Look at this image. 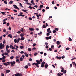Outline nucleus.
Segmentation results:
<instances>
[{
    "mask_svg": "<svg viewBox=\"0 0 76 76\" xmlns=\"http://www.w3.org/2000/svg\"><path fill=\"white\" fill-rule=\"evenodd\" d=\"M4 47V44L3 45V44H2V43H1L0 44V49H3Z\"/></svg>",
    "mask_w": 76,
    "mask_h": 76,
    "instance_id": "nucleus-1",
    "label": "nucleus"
},
{
    "mask_svg": "<svg viewBox=\"0 0 76 76\" xmlns=\"http://www.w3.org/2000/svg\"><path fill=\"white\" fill-rule=\"evenodd\" d=\"M16 63V62L15 61H12L11 62V66H14V64Z\"/></svg>",
    "mask_w": 76,
    "mask_h": 76,
    "instance_id": "nucleus-2",
    "label": "nucleus"
},
{
    "mask_svg": "<svg viewBox=\"0 0 76 76\" xmlns=\"http://www.w3.org/2000/svg\"><path fill=\"white\" fill-rule=\"evenodd\" d=\"M29 30L31 31H34V30H35V29L32 28H29Z\"/></svg>",
    "mask_w": 76,
    "mask_h": 76,
    "instance_id": "nucleus-3",
    "label": "nucleus"
},
{
    "mask_svg": "<svg viewBox=\"0 0 76 76\" xmlns=\"http://www.w3.org/2000/svg\"><path fill=\"white\" fill-rule=\"evenodd\" d=\"M56 58H57V59H59V60H60V59L61 58L60 56L58 57V56H57L56 57Z\"/></svg>",
    "mask_w": 76,
    "mask_h": 76,
    "instance_id": "nucleus-4",
    "label": "nucleus"
},
{
    "mask_svg": "<svg viewBox=\"0 0 76 76\" xmlns=\"http://www.w3.org/2000/svg\"><path fill=\"white\" fill-rule=\"evenodd\" d=\"M10 72V70L9 69H7L6 70V72L7 73H9Z\"/></svg>",
    "mask_w": 76,
    "mask_h": 76,
    "instance_id": "nucleus-5",
    "label": "nucleus"
},
{
    "mask_svg": "<svg viewBox=\"0 0 76 76\" xmlns=\"http://www.w3.org/2000/svg\"><path fill=\"white\" fill-rule=\"evenodd\" d=\"M6 51L7 52V53H10V50L8 49H6Z\"/></svg>",
    "mask_w": 76,
    "mask_h": 76,
    "instance_id": "nucleus-6",
    "label": "nucleus"
},
{
    "mask_svg": "<svg viewBox=\"0 0 76 76\" xmlns=\"http://www.w3.org/2000/svg\"><path fill=\"white\" fill-rule=\"evenodd\" d=\"M36 61L37 62V63H38V64H40V63H41V62H40V61H39L37 60Z\"/></svg>",
    "mask_w": 76,
    "mask_h": 76,
    "instance_id": "nucleus-7",
    "label": "nucleus"
},
{
    "mask_svg": "<svg viewBox=\"0 0 76 76\" xmlns=\"http://www.w3.org/2000/svg\"><path fill=\"white\" fill-rule=\"evenodd\" d=\"M8 37H10V38H12V36L11 35V34H10L9 35H8Z\"/></svg>",
    "mask_w": 76,
    "mask_h": 76,
    "instance_id": "nucleus-8",
    "label": "nucleus"
},
{
    "mask_svg": "<svg viewBox=\"0 0 76 76\" xmlns=\"http://www.w3.org/2000/svg\"><path fill=\"white\" fill-rule=\"evenodd\" d=\"M56 44L57 45H60V42L59 41H58L56 42Z\"/></svg>",
    "mask_w": 76,
    "mask_h": 76,
    "instance_id": "nucleus-9",
    "label": "nucleus"
},
{
    "mask_svg": "<svg viewBox=\"0 0 76 76\" xmlns=\"http://www.w3.org/2000/svg\"><path fill=\"white\" fill-rule=\"evenodd\" d=\"M22 11L24 12H27V11H28V10H24L23 9L22 10Z\"/></svg>",
    "mask_w": 76,
    "mask_h": 76,
    "instance_id": "nucleus-10",
    "label": "nucleus"
},
{
    "mask_svg": "<svg viewBox=\"0 0 76 76\" xmlns=\"http://www.w3.org/2000/svg\"><path fill=\"white\" fill-rule=\"evenodd\" d=\"M11 62H7V63L8 64V65H10V64H11Z\"/></svg>",
    "mask_w": 76,
    "mask_h": 76,
    "instance_id": "nucleus-11",
    "label": "nucleus"
},
{
    "mask_svg": "<svg viewBox=\"0 0 76 76\" xmlns=\"http://www.w3.org/2000/svg\"><path fill=\"white\" fill-rule=\"evenodd\" d=\"M48 64H46L45 66V68H47L48 67Z\"/></svg>",
    "mask_w": 76,
    "mask_h": 76,
    "instance_id": "nucleus-12",
    "label": "nucleus"
},
{
    "mask_svg": "<svg viewBox=\"0 0 76 76\" xmlns=\"http://www.w3.org/2000/svg\"><path fill=\"white\" fill-rule=\"evenodd\" d=\"M28 51H31L32 49H31V48H28Z\"/></svg>",
    "mask_w": 76,
    "mask_h": 76,
    "instance_id": "nucleus-13",
    "label": "nucleus"
},
{
    "mask_svg": "<svg viewBox=\"0 0 76 76\" xmlns=\"http://www.w3.org/2000/svg\"><path fill=\"white\" fill-rule=\"evenodd\" d=\"M13 6L15 7L14 8H15V9H16L17 7H18L16 5H13Z\"/></svg>",
    "mask_w": 76,
    "mask_h": 76,
    "instance_id": "nucleus-14",
    "label": "nucleus"
},
{
    "mask_svg": "<svg viewBox=\"0 0 76 76\" xmlns=\"http://www.w3.org/2000/svg\"><path fill=\"white\" fill-rule=\"evenodd\" d=\"M43 28H46V26H45V25L44 24L42 26Z\"/></svg>",
    "mask_w": 76,
    "mask_h": 76,
    "instance_id": "nucleus-15",
    "label": "nucleus"
},
{
    "mask_svg": "<svg viewBox=\"0 0 76 76\" xmlns=\"http://www.w3.org/2000/svg\"><path fill=\"white\" fill-rule=\"evenodd\" d=\"M41 67H45L44 64H41Z\"/></svg>",
    "mask_w": 76,
    "mask_h": 76,
    "instance_id": "nucleus-16",
    "label": "nucleus"
},
{
    "mask_svg": "<svg viewBox=\"0 0 76 76\" xmlns=\"http://www.w3.org/2000/svg\"><path fill=\"white\" fill-rule=\"evenodd\" d=\"M12 3H13V1H11L9 2V4H12Z\"/></svg>",
    "mask_w": 76,
    "mask_h": 76,
    "instance_id": "nucleus-17",
    "label": "nucleus"
},
{
    "mask_svg": "<svg viewBox=\"0 0 76 76\" xmlns=\"http://www.w3.org/2000/svg\"><path fill=\"white\" fill-rule=\"evenodd\" d=\"M1 13H2V15H6V14H5V12H1Z\"/></svg>",
    "mask_w": 76,
    "mask_h": 76,
    "instance_id": "nucleus-18",
    "label": "nucleus"
},
{
    "mask_svg": "<svg viewBox=\"0 0 76 76\" xmlns=\"http://www.w3.org/2000/svg\"><path fill=\"white\" fill-rule=\"evenodd\" d=\"M21 30H20V31L22 32H23V28H21Z\"/></svg>",
    "mask_w": 76,
    "mask_h": 76,
    "instance_id": "nucleus-19",
    "label": "nucleus"
},
{
    "mask_svg": "<svg viewBox=\"0 0 76 76\" xmlns=\"http://www.w3.org/2000/svg\"><path fill=\"white\" fill-rule=\"evenodd\" d=\"M20 48L21 49H23V48H24V47H23V46H20Z\"/></svg>",
    "mask_w": 76,
    "mask_h": 76,
    "instance_id": "nucleus-20",
    "label": "nucleus"
},
{
    "mask_svg": "<svg viewBox=\"0 0 76 76\" xmlns=\"http://www.w3.org/2000/svg\"><path fill=\"white\" fill-rule=\"evenodd\" d=\"M9 48V45H7L6 47V50L8 49Z\"/></svg>",
    "mask_w": 76,
    "mask_h": 76,
    "instance_id": "nucleus-21",
    "label": "nucleus"
},
{
    "mask_svg": "<svg viewBox=\"0 0 76 76\" xmlns=\"http://www.w3.org/2000/svg\"><path fill=\"white\" fill-rule=\"evenodd\" d=\"M20 37H23V36H24V35H23V34H22V33H21L20 34Z\"/></svg>",
    "mask_w": 76,
    "mask_h": 76,
    "instance_id": "nucleus-22",
    "label": "nucleus"
},
{
    "mask_svg": "<svg viewBox=\"0 0 76 76\" xmlns=\"http://www.w3.org/2000/svg\"><path fill=\"white\" fill-rule=\"evenodd\" d=\"M24 39H25V38L24 37H21V40H22L23 41L24 40Z\"/></svg>",
    "mask_w": 76,
    "mask_h": 76,
    "instance_id": "nucleus-23",
    "label": "nucleus"
},
{
    "mask_svg": "<svg viewBox=\"0 0 76 76\" xmlns=\"http://www.w3.org/2000/svg\"><path fill=\"white\" fill-rule=\"evenodd\" d=\"M35 45H37V44L36 43H34L33 44V47H35Z\"/></svg>",
    "mask_w": 76,
    "mask_h": 76,
    "instance_id": "nucleus-24",
    "label": "nucleus"
},
{
    "mask_svg": "<svg viewBox=\"0 0 76 76\" xmlns=\"http://www.w3.org/2000/svg\"><path fill=\"white\" fill-rule=\"evenodd\" d=\"M4 66H8V64L5 63H4Z\"/></svg>",
    "mask_w": 76,
    "mask_h": 76,
    "instance_id": "nucleus-25",
    "label": "nucleus"
},
{
    "mask_svg": "<svg viewBox=\"0 0 76 76\" xmlns=\"http://www.w3.org/2000/svg\"><path fill=\"white\" fill-rule=\"evenodd\" d=\"M10 59H13V58H14V56H11L10 57Z\"/></svg>",
    "mask_w": 76,
    "mask_h": 76,
    "instance_id": "nucleus-26",
    "label": "nucleus"
},
{
    "mask_svg": "<svg viewBox=\"0 0 76 76\" xmlns=\"http://www.w3.org/2000/svg\"><path fill=\"white\" fill-rule=\"evenodd\" d=\"M20 61H23V58L22 57L20 58Z\"/></svg>",
    "mask_w": 76,
    "mask_h": 76,
    "instance_id": "nucleus-27",
    "label": "nucleus"
},
{
    "mask_svg": "<svg viewBox=\"0 0 76 76\" xmlns=\"http://www.w3.org/2000/svg\"><path fill=\"white\" fill-rule=\"evenodd\" d=\"M14 41L15 43H16V42H17V39H15L14 40Z\"/></svg>",
    "mask_w": 76,
    "mask_h": 76,
    "instance_id": "nucleus-28",
    "label": "nucleus"
},
{
    "mask_svg": "<svg viewBox=\"0 0 76 76\" xmlns=\"http://www.w3.org/2000/svg\"><path fill=\"white\" fill-rule=\"evenodd\" d=\"M14 75L15 76H19V73H18L17 74H16L15 75Z\"/></svg>",
    "mask_w": 76,
    "mask_h": 76,
    "instance_id": "nucleus-29",
    "label": "nucleus"
},
{
    "mask_svg": "<svg viewBox=\"0 0 76 76\" xmlns=\"http://www.w3.org/2000/svg\"><path fill=\"white\" fill-rule=\"evenodd\" d=\"M38 55V53H35L34 54V56H37Z\"/></svg>",
    "mask_w": 76,
    "mask_h": 76,
    "instance_id": "nucleus-30",
    "label": "nucleus"
},
{
    "mask_svg": "<svg viewBox=\"0 0 76 76\" xmlns=\"http://www.w3.org/2000/svg\"><path fill=\"white\" fill-rule=\"evenodd\" d=\"M13 50V49H15V47H13V46H12V48H11Z\"/></svg>",
    "mask_w": 76,
    "mask_h": 76,
    "instance_id": "nucleus-31",
    "label": "nucleus"
},
{
    "mask_svg": "<svg viewBox=\"0 0 76 76\" xmlns=\"http://www.w3.org/2000/svg\"><path fill=\"white\" fill-rule=\"evenodd\" d=\"M43 7V5H41L40 6V8H42Z\"/></svg>",
    "mask_w": 76,
    "mask_h": 76,
    "instance_id": "nucleus-32",
    "label": "nucleus"
},
{
    "mask_svg": "<svg viewBox=\"0 0 76 76\" xmlns=\"http://www.w3.org/2000/svg\"><path fill=\"white\" fill-rule=\"evenodd\" d=\"M69 41H72V40L70 38V37H69Z\"/></svg>",
    "mask_w": 76,
    "mask_h": 76,
    "instance_id": "nucleus-33",
    "label": "nucleus"
},
{
    "mask_svg": "<svg viewBox=\"0 0 76 76\" xmlns=\"http://www.w3.org/2000/svg\"><path fill=\"white\" fill-rule=\"evenodd\" d=\"M9 25H10V23H7V26H9Z\"/></svg>",
    "mask_w": 76,
    "mask_h": 76,
    "instance_id": "nucleus-34",
    "label": "nucleus"
},
{
    "mask_svg": "<svg viewBox=\"0 0 76 76\" xmlns=\"http://www.w3.org/2000/svg\"><path fill=\"white\" fill-rule=\"evenodd\" d=\"M50 33H49V32L47 33L46 34V35H47V36H49V35H50Z\"/></svg>",
    "mask_w": 76,
    "mask_h": 76,
    "instance_id": "nucleus-35",
    "label": "nucleus"
},
{
    "mask_svg": "<svg viewBox=\"0 0 76 76\" xmlns=\"http://www.w3.org/2000/svg\"><path fill=\"white\" fill-rule=\"evenodd\" d=\"M25 56L26 57H28L29 56V54H25Z\"/></svg>",
    "mask_w": 76,
    "mask_h": 76,
    "instance_id": "nucleus-36",
    "label": "nucleus"
},
{
    "mask_svg": "<svg viewBox=\"0 0 76 76\" xmlns=\"http://www.w3.org/2000/svg\"><path fill=\"white\" fill-rule=\"evenodd\" d=\"M23 75L22 74L19 73L18 76H22Z\"/></svg>",
    "mask_w": 76,
    "mask_h": 76,
    "instance_id": "nucleus-37",
    "label": "nucleus"
},
{
    "mask_svg": "<svg viewBox=\"0 0 76 76\" xmlns=\"http://www.w3.org/2000/svg\"><path fill=\"white\" fill-rule=\"evenodd\" d=\"M28 65H26L25 67V69H28Z\"/></svg>",
    "mask_w": 76,
    "mask_h": 76,
    "instance_id": "nucleus-38",
    "label": "nucleus"
},
{
    "mask_svg": "<svg viewBox=\"0 0 76 76\" xmlns=\"http://www.w3.org/2000/svg\"><path fill=\"white\" fill-rule=\"evenodd\" d=\"M45 38L47 40H48V39H49V37H46Z\"/></svg>",
    "mask_w": 76,
    "mask_h": 76,
    "instance_id": "nucleus-39",
    "label": "nucleus"
},
{
    "mask_svg": "<svg viewBox=\"0 0 76 76\" xmlns=\"http://www.w3.org/2000/svg\"><path fill=\"white\" fill-rule=\"evenodd\" d=\"M54 29L56 31H58V28H55Z\"/></svg>",
    "mask_w": 76,
    "mask_h": 76,
    "instance_id": "nucleus-40",
    "label": "nucleus"
},
{
    "mask_svg": "<svg viewBox=\"0 0 76 76\" xmlns=\"http://www.w3.org/2000/svg\"><path fill=\"white\" fill-rule=\"evenodd\" d=\"M28 19H29V20H32V18L31 17H29Z\"/></svg>",
    "mask_w": 76,
    "mask_h": 76,
    "instance_id": "nucleus-41",
    "label": "nucleus"
},
{
    "mask_svg": "<svg viewBox=\"0 0 76 76\" xmlns=\"http://www.w3.org/2000/svg\"><path fill=\"white\" fill-rule=\"evenodd\" d=\"M36 50V48H33L32 49V50L33 51H34V50Z\"/></svg>",
    "mask_w": 76,
    "mask_h": 76,
    "instance_id": "nucleus-42",
    "label": "nucleus"
},
{
    "mask_svg": "<svg viewBox=\"0 0 76 76\" xmlns=\"http://www.w3.org/2000/svg\"><path fill=\"white\" fill-rule=\"evenodd\" d=\"M6 30L5 28H4L3 30V32H6Z\"/></svg>",
    "mask_w": 76,
    "mask_h": 76,
    "instance_id": "nucleus-43",
    "label": "nucleus"
},
{
    "mask_svg": "<svg viewBox=\"0 0 76 76\" xmlns=\"http://www.w3.org/2000/svg\"><path fill=\"white\" fill-rule=\"evenodd\" d=\"M50 31V28H49L47 30V32H49V31Z\"/></svg>",
    "mask_w": 76,
    "mask_h": 76,
    "instance_id": "nucleus-44",
    "label": "nucleus"
},
{
    "mask_svg": "<svg viewBox=\"0 0 76 76\" xmlns=\"http://www.w3.org/2000/svg\"><path fill=\"white\" fill-rule=\"evenodd\" d=\"M28 8L30 9H32V7L31 6L28 7Z\"/></svg>",
    "mask_w": 76,
    "mask_h": 76,
    "instance_id": "nucleus-45",
    "label": "nucleus"
},
{
    "mask_svg": "<svg viewBox=\"0 0 76 76\" xmlns=\"http://www.w3.org/2000/svg\"><path fill=\"white\" fill-rule=\"evenodd\" d=\"M66 72H67L66 70H65L63 72V73H64V74H65Z\"/></svg>",
    "mask_w": 76,
    "mask_h": 76,
    "instance_id": "nucleus-46",
    "label": "nucleus"
},
{
    "mask_svg": "<svg viewBox=\"0 0 76 76\" xmlns=\"http://www.w3.org/2000/svg\"><path fill=\"white\" fill-rule=\"evenodd\" d=\"M53 34H54L56 32V30H53Z\"/></svg>",
    "mask_w": 76,
    "mask_h": 76,
    "instance_id": "nucleus-47",
    "label": "nucleus"
},
{
    "mask_svg": "<svg viewBox=\"0 0 76 76\" xmlns=\"http://www.w3.org/2000/svg\"><path fill=\"white\" fill-rule=\"evenodd\" d=\"M5 61H6V60H5V59H3L2 60L3 63H5Z\"/></svg>",
    "mask_w": 76,
    "mask_h": 76,
    "instance_id": "nucleus-48",
    "label": "nucleus"
},
{
    "mask_svg": "<svg viewBox=\"0 0 76 76\" xmlns=\"http://www.w3.org/2000/svg\"><path fill=\"white\" fill-rule=\"evenodd\" d=\"M70 49V48H66V50H69Z\"/></svg>",
    "mask_w": 76,
    "mask_h": 76,
    "instance_id": "nucleus-49",
    "label": "nucleus"
},
{
    "mask_svg": "<svg viewBox=\"0 0 76 76\" xmlns=\"http://www.w3.org/2000/svg\"><path fill=\"white\" fill-rule=\"evenodd\" d=\"M52 4H54V1H53L52 2Z\"/></svg>",
    "mask_w": 76,
    "mask_h": 76,
    "instance_id": "nucleus-50",
    "label": "nucleus"
},
{
    "mask_svg": "<svg viewBox=\"0 0 76 76\" xmlns=\"http://www.w3.org/2000/svg\"><path fill=\"white\" fill-rule=\"evenodd\" d=\"M46 10H47V9H49V7H46Z\"/></svg>",
    "mask_w": 76,
    "mask_h": 76,
    "instance_id": "nucleus-51",
    "label": "nucleus"
},
{
    "mask_svg": "<svg viewBox=\"0 0 76 76\" xmlns=\"http://www.w3.org/2000/svg\"><path fill=\"white\" fill-rule=\"evenodd\" d=\"M19 59H17L16 60V62H19Z\"/></svg>",
    "mask_w": 76,
    "mask_h": 76,
    "instance_id": "nucleus-52",
    "label": "nucleus"
},
{
    "mask_svg": "<svg viewBox=\"0 0 76 76\" xmlns=\"http://www.w3.org/2000/svg\"><path fill=\"white\" fill-rule=\"evenodd\" d=\"M28 60H29V61H31L32 60V58H30L28 59Z\"/></svg>",
    "mask_w": 76,
    "mask_h": 76,
    "instance_id": "nucleus-53",
    "label": "nucleus"
},
{
    "mask_svg": "<svg viewBox=\"0 0 76 76\" xmlns=\"http://www.w3.org/2000/svg\"><path fill=\"white\" fill-rule=\"evenodd\" d=\"M38 64V63H36V64L35 65H36V66H39V64Z\"/></svg>",
    "mask_w": 76,
    "mask_h": 76,
    "instance_id": "nucleus-54",
    "label": "nucleus"
},
{
    "mask_svg": "<svg viewBox=\"0 0 76 76\" xmlns=\"http://www.w3.org/2000/svg\"><path fill=\"white\" fill-rule=\"evenodd\" d=\"M21 32H20V31H18V32H17V33H18V34H20Z\"/></svg>",
    "mask_w": 76,
    "mask_h": 76,
    "instance_id": "nucleus-55",
    "label": "nucleus"
},
{
    "mask_svg": "<svg viewBox=\"0 0 76 76\" xmlns=\"http://www.w3.org/2000/svg\"><path fill=\"white\" fill-rule=\"evenodd\" d=\"M6 58V56H3L2 57V58H3V59H4Z\"/></svg>",
    "mask_w": 76,
    "mask_h": 76,
    "instance_id": "nucleus-56",
    "label": "nucleus"
},
{
    "mask_svg": "<svg viewBox=\"0 0 76 76\" xmlns=\"http://www.w3.org/2000/svg\"><path fill=\"white\" fill-rule=\"evenodd\" d=\"M18 40H19V41H20V40H21V39L19 38V37H18Z\"/></svg>",
    "mask_w": 76,
    "mask_h": 76,
    "instance_id": "nucleus-57",
    "label": "nucleus"
},
{
    "mask_svg": "<svg viewBox=\"0 0 76 76\" xmlns=\"http://www.w3.org/2000/svg\"><path fill=\"white\" fill-rule=\"evenodd\" d=\"M1 76H4V75L3 73H2L1 74Z\"/></svg>",
    "mask_w": 76,
    "mask_h": 76,
    "instance_id": "nucleus-58",
    "label": "nucleus"
},
{
    "mask_svg": "<svg viewBox=\"0 0 76 76\" xmlns=\"http://www.w3.org/2000/svg\"><path fill=\"white\" fill-rule=\"evenodd\" d=\"M20 54H23L24 53V51H21L20 52Z\"/></svg>",
    "mask_w": 76,
    "mask_h": 76,
    "instance_id": "nucleus-59",
    "label": "nucleus"
},
{
    "mask_svg": "<svg viewBox=\"0 0 76 76\" xmlns=\"http://www.w3.org/2000/svg\"><path fill=\"white\" fill-rule=\"evenodd\" d=\"M36 64V63H34L33 64H32V66H34V65H35Z\"/></svg>",
    "mask_w": 76,
    "mask_h": 76,
    "instance_id": "nucleus-60",
    "label": "nucleus"
},
{
    "mask_svg": "<svg viewBox=\"0 0 76 76\" xmlns=\"http://www.w3.org/2000/svg\"><path fill=\"white\" fill-rule=\"evenodd\" d=\"M42 11L43 12H45V10H44V9H43L42 10Z\"/></svg>",
    "mask_w": 76,
    "mask_h": 76,
    "instance_id": "nucleus-61",
    "label": "nucleus"
},
{
    "mask_svg": "<svg viewBox=\"0 0 76 76\" xmlns=\"http://www.w3.org/2000/svg\"><path fill=\"white\" fill-rule=\"evenodd\" d=\"M3 44H6V41L5 40H4L3 41Z\"/></svg>",
    "mask_w": 76,
    "mask_h": 76,
    "instance_id": "nucleus-62",
    "label": "nucleus"
},
{
    "mask_svg": "<svg viewBox=\"0 0 76 76\" xmlns=\"http://www.w3.org/2000/svg\"><path fill=\"white\" fill-rule=\"evenodd\" d=\"M19 14H20V15H23V13H22V12H20Z\"/></svg>",
    "mask_w": 76,
    "mask_h": 76,
    "instance_id": "nucleus-63",
    "label": "nucleus"
},
{
    "mask_svg": "<svg viewBox=\"0 0 76 76\" xmlns=\"http://www.w3.org/2000/svg\"><path fill=\"white\" fill-rule=\"evenodd\" d=\"M49 51H52V49L51 48H49Z\"/></svg>",
    "mask_w": 76,
    "mask_h": 76,
    "instance_id": "nucleus-64",
    "label": "nucleus"
}]
</instances>
